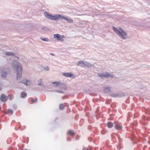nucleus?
Listing matches in <instances>:
<instances>
[{"mask_svg": "<svg viewBox=\"0 0 150 150\" xmlns=\"http://www.w3.org/2000/svg\"><path fill=\"white\" fill-rule=\"evenodd\" d=\"M44 15L47 18L52 20L58 21L59 20L58 19L61 18L66 20L69 23H73V21L72 19L60 14H57L52 15L48 12L45 11L44 12Z\"/></svg>", "mask_w": 150, "mask_h": 150, "instance_id": "nucleus-1", "label": "nucleus"}, {"mask_svg": "<svg viewBox=\"0 0 150 150\" xmlns=\"http://www.w3.org/2000/svg\"><path fill=\"white\" fill-rule=\"evenodd\" d=\"M112 28L114 31L120 38L124 40L126 39V38L125 36H127V34L126 33L123 29L120 28L118 29L114 26H113Z\"/></svg>", "mask_w": 150, "mask_h": 150, "instance_id": "nucleus-2", "label": "nucleus"}, {"mask_svg": "<svg viewBox=\"0 0 150 150\" xmlns=\"http://www.w3.org/2000/svg\"><path fill=\"white\" fill-rule=\"evenodd\" d=\"M10 73V70L8 68H2L1 71V76L3 78H5L7 75Z\"/></svg>", "mask_w": 150, "mask_h": 150, "instance_id": "nucleus-3", "label": "nucleus"}, {"mask_svg": "<svg viewBox=\"0 0 150 150\" xmlns=\"http://www.w3.org/2000/svg\"><path fill=\"white\" fill-rule=\"evenodd\" d=\"M98 75L101 78H108L109 77L113 78L114 77L113 75L110 74L109 73L107 72H104L101 74H98Z\"/></svg>", "mask_w": 150, "mask_h": 150, "instance_id": "nucleus-4", "label": "nucleus"}, {"mask_svg": "<svg viewBox=\"0 0 150 150\" xmlns=\"http://www.w3.org/2000/svg\"><path fill=\"white\" fill-rule=\"evenodd\" d=\"M22 69L21 67L18 68L16 70V79L18 80L20 79L22 77Z\"/></svg>", "mask_w": 150, "mask_h": 150, "instance_id": "nucleus-5", "label": "nucleus"}, {"mask_svg": "<svg viewBox=\"0 0 150 150\" xmlns=\"http://www.w3.org/2000/svg\"><path fill=\"white\" fill-rule=\"evenodd\" d=\"M12 65L13 66V67H16V70L18 68L21 67V69H22V67L21 66V64L18 62L16 60H13L12 61Z\"/></svg>", "mask_w": 150, "mask_h": 150, "instance_id": "nucleus-6", "label": "nucleus"}, {"mask_svg": "<svg viewBox=\"0 0 150 150\" xmlns=\"http://www.w3.org/2000/svg\"><path fill=\"white\" fill-rule=\"evenodd\" d=\"M54 37L56 39L61 41H63L64 38V35H61L59 34H54Z\"/></svg>", "mask_w": 150, "mask_h": 150, "instance_id": "nucleus-7", "label": "nucleus"}, {"mask_svg": "<svg viewBox=\"0 0 150 150\" xmlns=\"http://www.w3.org/2000/svg\"><path fill=\"white\" fill-rule=\"evenodd\" d=\"M62 74L66 77H71L72 78H75L74 75L71 72L63 73Z\"/></svg>", "mask_w": 150, "mask_h": 150, "instance_id": "nucleus-8", "label": "nucleus"}, {"mask_svg": "<svg viewBox=\"0 0 150 150\" xmlns=\"http://www.w3.org/2000/svg\"><path fill=\"white\" fill-rule=\"evenodd\" d=\"M22 82L26 86H29L31 83V81L30 80L24 79L22 80L21 81H19V83Z\"/></svg>", "mask_w": 150, "mask_h": 150, "instance_id": "nucleus-9", "label": "nucleus"}, {"mask_svg": "<svg viewBox=\"0 0 150 150\" xmlns=\"http://www.w3.org/2000/svg\"><path fill=\"white\" fill-rule=\"evenodd\" d=\"M85 61H80L77 63V66H79L82 67H85Z\"/></svg>", "mask_w": 150, "mask_h": 150, "instance_id": "nucleus-10", "label": "nucleus"}, {"mask_svg": "<svg viewBox=\"0 0 150 150\" xmlns=\"http://www.w3.org/2000/svg\"><path fill=\"white\" fill-rule=\"evenodd\" d=\"M0 100L1 101L5 102L7 100V98L5 94H2L1 95Z\"/></svg>", "mask_w": 150, "mask_h": 150, "instance_id": "nucleus-11", "label": "nucleus"}, {"mask_svg": "<svg viewBox=\"0 0 150 150\" xmlns=\"http://www.w3.org/2000/svg\"><path fill=\"white\" fill-rule=\"evenodd\" d=\"M85 67L88 68L91 67H94V65L91 64L90 63H89L86 61H85Z\"/></svg>", "mask_w": 150, "mask_h": 150, "instance_id": "nucleus-12", "label": "nucleus"}, {"mask_svg": "<svg viewBox=\"0 0 150 150\" xmlns=\"http://www.w3.org/2000/svg\"><path fill=\"white\" fill-rule=\"evenodd\" d=\"M114 124L115 125V128L117 130H120L122 128V127L120 125L117 123L116 122H115Z\"/></svg>", "mask_w": 150, "mask_h": 150, "instance_id": "nucleus-13", "label": "nucleus"}, {"mask_svg": "<svg viewBox=\"0 0 150 150\" xmlns=\"http://www.w3.org/2000/svg\"><path fill=\"white\" fill-rule=\"evenodd\" d=\"M110 87H107L104 88V93H107L108 92H110Z\"/></svg>", "mask_w": 150, "mask_h": 150, "instance_id": "nucleus-14", "label": "nucleus"}, {"mask_svg": "<svg viewBox=\"0 0 150 150\" xmlns=\"http://www.w3.org/2000/svg\"><path fill=\"white\" fill-rule=\"evenodd\" d=\"M113 124L111 122H109L107 123V126L109 128H111L113 126Z\"/></svg>", "mask_w": 150, "mask_h": 150, "instance_id": "nucleus-15", "label": "nucleus"}, {"mask_svg": "<svg viewBox=\"0 0 150 150\" xmlns=\"http://www.w3.org/2000/svg\"><path fill=\"white\" fill-rule=\"evenodd\" d=\"M27 96V94L25 92H22L21 93V98H23L24 97H26Z\"/></svg>", "mask_w": 150, "mask_h": 150, "instance_id": "nucleus-16", "label": "nucleus"}, {"mask_svg": "<svg viewBox=\"0 0 150 150\" xmlns=\"http://www.w3.org/2000/svg\"><path fill=\"white\" fill-rule=\"evenodd\" d=\"M59 88L62 90H65L66 89V86L65 84H62L60 86Z\"/></svg>", "mask_w": 150, "mask_h": 150, "instance_id": "nucleus-17", "label": "nucleus"}, {"mask_svg": "<svg viewBox=\"0 0 150 150\" xmlns=\"http://www.w3.org/2000/svg\"><path fill=\"white\" fill-rule=\"evenodd\" d=\"M60 83L57 82H54L52 83V84H53V86L54 87H56L59 85Z\"/></svg>", "mask_w": 150, "mask_h": 150, "instance_id": "nucleus-18", "label": "nucleus"}, {"mask_svg": "<svg viewBox=\"0 0 150 150\" xmlns=\"http://www.w3.org/2000/svg\"><path fill=\"white\" fill-rule=\"evenodd\" d=\"M6 54L7 56H14V54L13 53L11 52H8L6 53Z\"/></svg>", "mask_w": 150, "mask_h": 150, "instance_id": "nucleus-19", "label": "nucleus"}, {"mask_svg": "<svg viewBox=\"0 0 150 150\" xmlns=\"http://www.w3.org/2000/svg\"><path fill=\"white\" fill-rule=\"evenodd\" d=\"M68 133L69 135L72 136L74 135L75 134V133L73 131L71 130H69Z\"/></svg>", "mask_w": 150, "mask_h": 150, "instance_id": "nucleus-20", "label": "nucleus"}, {"mask_svg": "<svg viewBox=\"0 0 150 150\" xmlns=\"http://www.w3.org/2000/svg\"><path fill=\"white\" fill-rule=\"evenodd\" d=\"M117 98L125 96V94L123 93L117 94Z\"/></svg>", "mask_w": 150, "mask_h": 150, "instance_id": "nucleus-21", "label": "nucleus"}, {"mask_svg": "<svg viewBox=\"0 0 150 150\" xmlns=\"http://www.w3.org/2000/svg\"><path fill=\"white\" fill-rule=\"evenodd\" d=\"M59 108L60 110H62L64 109V106L62 104H59Z\"/></svg>", "mask_w": 150, "mask_h": 150, "instance_id": "nucleus-22", "label": "nucleus"}, {"mask_svg": "<svg viewBox=\"0 0 150 150\" xmlns=\"http://www.w3.org/2000/svg\"><path fill=\"white\" fill-rule=\"evenodd\" d=\"M11 113V115H12L13 113V111L12 110H11L10 109H8L7 110V112L6 113V114L7 113Z\"/></svg>", "mask_w": 150, "mask_h": 150, "instance_id": "nucleus-23", "label": "nucleus"}, {"mask_svg": "<svg viewBox=\"0 0 150 150\" xmlns=\"http://www.w3.org/2000/svg\"><path fill=\"white\" fill-rule=\"evenodd\" d=\"M38 85L39 86L42 85V79H40L38 81Z\"/></svg>", "mask_w": 150, "mask_h": 150, "instance_id": "nucleus-24", "label": "nucleus"}, {"mask_svg": "<svg viewBox=\"0 0 150 150\" xmlns=\"http://www.w3.org/2000/svg\"><path fill=\"white\" fill-rule=\"evenodd\" d=\"M40 39L44 41H48V39L47 38H43L41 37Z\"/></svg>", "mask_w": 150, "mask_h": 150, "instance_id": "nucleus-25", "label": "nucleus"}, {"mask_svg": "<svg viewBox=\"0 0 150 150\" xmlns=\"http://www.w3.org/2000/svg\"><path fill=\"white\" fill-rule=\"evenodd\" d=\"M38 100V99L37 98H35L34 100L33 99H32L31 100V102L32 103H34V102H36Z\"/></svg>", "mask_w": 150, "mask_h": 150, "instance_id": "nucleus-26", "label": "nucleus"}, {"mask_svg": "<svg viewBox=\"0 0 150 150\" xmlns=\"http://www.w3.org/2000/svg\"><path fill=\"white\" fill-rule=\"evenodd\" d=\"M56 92H58V93H64V91H61L57 90L56 91Z\"/></svg>", "mask_w": 150, "mask_h": 150, "instance_id": "nucleus-27", "label": "nucleus"}, {"mask_svg": "<svg viewBox=\"0 0 150 150\" xmlns=\"http://www.w3.org/2000/svg\"><path fill=\"white\" fill-rule=\"evenodd\" d=\"M112 96L114 98H117V94H113L112 95Z\"/></svg>", "mask_w": 150, "mask_h": 150, "instance_id": "nucleus-28", "label": "nucleus"}, {"mask_svg": "<svg viewBox=\"0 0 150 150\" xmlns=\"http://www.w3.org/2000/svg\"><path fill=\"white\" fill-rule=\"evenodd\" d=\"M17 105L15 104L14 105H13V108L14 109L16 110L17 109Z\"/></svg>", "mask_w": 150, "mask_h": 150, "instance_id": "nucleus-29", "label": "nucleus"}, {"mask_svg": "<svg viewBox=\"0 0 150 150\" xmlns=\"http://www.w3.org/2000/svg\"><path fill=\"white\" fill-rule=\"evenodd\" d=\"M45 70H49V67H46L45 68Z\"/></svg>", "mask_w": 150, "mask_h": 150, "instance_id": "nucleus-30", "label": "nucleus"}, {"mask_svg": "<svg viewBox=\"0 0 150 150\" xmlns=\"http://www.w3.org/2000/svg\"><path fill=\"white\" fill-rule=\"evenodd\" d=\"M50 54L53 56H54L55 55V54H54L52 53H51Z\"/></svg>", "mask_w": 150, "mask_h": 150, "instance_id": "nucleus-31", "label": "nucleus"}, {"mask_svg": "<svg viewBox=\"0 0 150 150\" xmlns=\"http://www.w3.org/2000/svg\"><path fill=\"white\" fill-rule=\"evenodd\" d=\"M8 97H9L10 98V100H11V96H10V95H8Z\"/></svg>", "mask_w": 150, "mask_h": 150, "instance_id": "nucleus-32", "label": "nucleus"}, {"mask_svg": "<svg viewBox=\"0 0 150 150\" xmlns=\"http://www.w3.org/2000/svg\"><path fill=\"white\" fill-rule=\"evenodd\" d=\"M71 139H70V140H69V139L68 138H67V140L69 141H70L71 140Z\"/></svg>", "mask_w": 150, "mask_h": 150, "instance_id": "nucleus-33", "label": "nucleus"}, {"mask_svg": "<svg viewBox=\"0 0 150 150\" xmlns=\"http://www.w3.org/2000/svg\"><path fill=\"white\" fill-rule=\"evenodd\" d=\"M42 86H43V87H45V86L44 85V84H42Z\"/></svg>", "mask_w": 150, "mask_h": 150, "instance_id": "nucleus-34", "label": "nucleus"}, {"mask_svg": "<svg viewBox=\"0 0 150 150\" xmlns=\"http://www.w3.org/2000/svg\"><path fill=\"white\" fill-rule=\"evenodd\" d=\"M15 57H16V58H18V59L19 58L18 57H17L16 56H15Z\"/></svg>", "mask_w": 150, "mask_h": 150, "instance_id": "nucleus-35", "label": "nucleus"}, {"mask_svg": "<svg viewBox=\"0 0 150 150\" xmlns=\"http://www.w3.org/2000/svg\"><path fill=\"white\" fill-rule=\"evenodd\" d=\"M1 107H0V110H1Z\"/></svg>", "mask_w": 150, "mask_h": 150, "instance_id": "nucleus-36", "label": "nucleus"}, {"mask_svg": "<svg viewBox=\"0 0 150 150\" xmlns=\"http://www.w3.org/2000/svg\"><path fill=\"white\" fill-rule=\"evenodd\" d=\"M89 150L88 149H86V150Z\"/></svg>", "mask_w": 150, "mask_h": 150, "instance_id": "nucleus-37", "label": "nucleus"}, {"mask_svg": "<svg viewBox=\"0 0 150 150\" xmlns=\"http://www.w3.org/2000/svg\"><path fill=\"white\" fill-rule=\"evenodd\" d=\"M1 89L0 88V90H1Z\"/></svg>", "mask_w": 150, "mask_h": 150, "instance_id": "nucleus-38", "label": "nucleus"}]
</instances>
